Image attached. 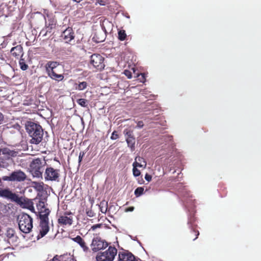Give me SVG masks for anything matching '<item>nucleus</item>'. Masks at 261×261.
Returning <instances> with one entry per match:
<instances>
[{
	"instance_id": "1",
	"label": "nucleus",
	"mask_w": 261,
	"mask_h": 261,
	"mask_svg": "<svg viewBox=\"0 0 261 261\" xmlns=\"http://www.w3.org/2000/svg\"><path fill=\"white\" fill-rule=\"evenodd\" d=\"M25 129L31 139L32 144H38L42 140L43 131L42 127L34 122L28 121L25 124Z\"/></svg>"
},
{
	"instance_id": "2",
	"label": "nucleus",
	"mask_w": 261,
	"mask_h": 261,
	"mask_svg": "<svg viewBox=\"0 0 261 261\" xmlns=\"http://www.w3.org/2000/svg\"><path fill=\"white\" fill-rule=\"evenodd\" d=\"M18 219L20 230L25 233L30 232L33 228V219L27 214H22Z\"/></svg>"
},
{
	"instance_id": "3",
	"label": "nucleus",
	"mask_w": 261,
	"mask_h": 261,
	"mask_svg": "<svg viewBox=\"0 0 261 261\" xmlns=\"http://www.w3.org/2000/svg\"><path fill=\"white\" fill-rule=\"evenodd\" d=\"M45 164L44 161L39 159L34 160L30 164V171L34 177H42Z\"/></svg>"
},
{
	"instance_id": "4",
	"label": "nucleus",
	"mask_w": 261,
	"mask_h": 261,
	"mask_svg": "<svg viewBox=\"0 0 261 261\" xmlns=\"http://www.w3.org/2000/svg\"><path fill=\"white\" fill-rule=\"evenodd\" d=\"M117 253V250L114 247L110 246L108 249L98 253L96 257L97 261H113Z\"/></svg>"
},
{
	"instance_id": "5",
	"label": "nucleus",
	"mask_w": 261,
	"mask_h": 261,
	"mask_svg": "<svg viewBox=\"0 0 261 261\" xmlns=\"http://www.w3.org/2000/svg\"><path fill=\"white\" fill-rule=\"evenodd\" d=\"M0 197L11 200L20 205L23 203L21 198L19 197L17 194L13 193L9 189H3L2 187H0Z\"/></svg>"
},
{
	"instance_id": "6",
	"label": "nucleus",
	"mask_w": 261,
	"mask_h": 261,
	"mask_svg": "<svg viewBox=\"0 0 261 261\" xmlns=\"http://www.w3.org/2000/svg\"><path fill=\"white\" fill-rule=\"evenodd\" d=\"M90 64L99 70L104 68L103 58L99 54H93L90 57Z\"/></svg>"
},
{
	"instance_id": "7",
	"label": "nucleus",
	"mask_w": 261,
	"mask_h": 261,
	"mask_svg": "<svg viewBox=\"0 0 261 261\" xmlns=\"http://www.w3.org/2000/svg\"><path fill=\"white\" fill-rule=\"evenodd\" d=\"M108 246L107 242L99 238H95L93 239L91 247L94 252H97L101 249L106 248Z\"/></svg>"
},
{
	"instance_id": "8",
	"label": "nucleus",
	"mask_w": 261,
	"mask_h": 261,
	"mask_svg": "<svg viewBox=\"0 0 261 261\" xmlns=\"http://www.w3.org/2000/svg\"><path fill=\"white\" fill-rule=\"evenodd\" d=\"M59 170L52 167H47L44 173V178L46 180L55 181L59 177Z\"/></svg>"
},
{
	"instance_id": "9",
	"label": "nucleus",
	"mask_w": 261,
	"mask_h": 261,
	"mask_svg": "<svg viewBox=\"0 0 261 261\" xmlns=\"http://www.w3.org/2000/svg\"><path fill=\"white\" fill-rule=\"evenodd\" d=\"M73 222V215L71 213H66L60 216L58 223L61 225H71Z\"/></svg>"
},
{
	"instance_id": "10",
	"label": "nucleus",
	"mask_w": 261,
	"mask_h": 261,
	"mask_svg": "<svg viewBox=\"0 0 261 261\" xmlns=\"http://www.w3.org/2000/svg\"><path fill=\"white\" fill-rule=\"evenodd\" d=\"M49 229L48 220H40L39 225V233L37 236L38 239L45 236L48 232Z\"/></svg>"
},
{
	"instance_id": "11",
	"label": "nucleus",
	"mask_w": 261,
	"mask_h": 261,
	"mask_svg": "<svg viewBox=\"0 0 261 261\" xmlns=\"http://www.w3.org/2000/svg\"><path fill=\"white\" fill-rule=\"evenodd\" d=\"M118 257V261H136L134 255L128 251L120 252Z\"/></svg>"
},
{
	"instance_id": "12",
	"label": "nucleus",
	"mask_w": 261,
	"mask_h": 261,
	"mask_svg": "<svg viewBox=\"0 0 261 261\" xmlns=\"http://www.w3.org/2000/svg\"><path fill=\"white\" fill-rule=\"evenodd\" d=\"M45 20V25L47 29V32H50V31L54 28L55 27L56 24V21L55 20L53 16L46 13L44 16Z\"/></svg>"
},
{
	"instance_id": "13",
	"label": "nucleus",
	"mask_w": 261,
	"mask_h": 261,
	"mask_svg": "<svg viewBox=\"0 0 261 261\" xmlns=\"http://www.w3.org/2000/svg\"><path fill=\"white\" fill-rule=\"evenodd\" d=\"M62 37L66 43L70 42L74 38V33L71 28H67L62 34Z\"/></svg>"
},
{
	"instance_id": "14",
	"label": "nucleus",
	"mask_w": 261,
	"mask_h": 261,
	"mask_svg": "<svg viewBox=\"0 0 261 261\" xmlns=\"http://www.w3.org/2000/svg\"><path fill=\"white\" fill-rule=\"evenodd\" d=\"M12 181H22L26 178L25 174L20 171L17 170L12 173Z\"/></svg>"
},
{
	"instance_id": "15",
	"label": "nucleus",
	"mask_w": 261,
	"mask_h": 261,
	"mask_svg": "<svg viewBox=\"0 0 261 261\" xmlns=\"http://www.w3.org/2000/svg\"><path fill=\"white\" fill-rule=\"evenodd\" d=\"M59 65V63L55 61H49L48 62L46 65V70L48 73H50L51 72L55 71L54 69L57 67Z\"/></svg>"
},
{
	"instance_id": "16",
	"label": "nucleus",
	"mask_w": 261,
	"mask_h": 261,
	"mask_svg": "<svg viewBox=\"0 0 261 261\" xmlns=\"http://www.w3.org/2000/svg\"><path fill=\"white\" fill-rule=\"evenodd\" d=\"M51 261H76L74 257L70 254H64L57 257V256L54 257Z\"/></svg>"
},
{
	"instance_id": "17",
	"label": "nucleus",
	"mask_w": 261,
	"mask_h": 261,
	"mask_svg": "<svg viewBox=\"0 0 261 261\" xmlns=\"http://www.w3.org/2000/svg\"><path fill=\"white\" fill-rule=\"evenodd\" d=\"M50 210L48 207L39 210V217L40 220H48V215L50 214Z\"/></svg>"
},
{
	"instance_id": "18",
	"label": "nucleus",
	"mask_w": 261,
	"mask_h": 261,
	"mask_svg": "<svg viewBox=\"0 0 261 261\" xmlns=\"http://www.w3.org/2000/svg\"><path fill=\"white\" fill-rule=\"evenodd\" d=\"M22 50V47L21 45H17L11 48V53L15 57H18L20 55L22 57L23 55Z\"/></svg>"
},
{
	"instance_id": "19",
	"label": "nucleus",
	"mask_w": 261,
	"mask_h": 261,
	"mask_svg": "<svg viewBox=\"0 0 261 261\" xmlns=\"http://www.w3.org/2000/svg\"><path fill=\"white\" fill-rule=\"evenodd\" d=\"M72 239L75 242L78 243L84 251H87L88 250V247L86 246L84 241L80 236H77L76 237Z\"/></svg>"
},
{
	"instance_id": "20",
	"label": "nucleus",
	"mask_w": 261,
	"mask_h": 261,
	"mask_svg": "<svg viewBox=\"0 0 261 261\" xmlns=\"http://www.w3.org/2000/svg\"><path fill=\"white\" fill-rule=\"evenodd\" d=\"M44 184L43 182H32V187L34 188L36 191L42 192L44 190Z\"/></svg>"
},
{
	"instance_id": "21",
	"label": "nucleus",
	"mask_w": 261,
	"mask_h": 261,
	"mask_svg": "<svg viewBox=\"0 0 261 261\" xmlns=\"http://www.w3.org/2000/svg\"><path fill=\"white\" fill-rule=\"evenodd\" d=\"M48 76L54 80L57 81L58 82L61 81L64 79V76L61 74H57L55 71L51 72L48 73Z\"/></svg>"
},
{
	"instance_id": "22",
	"label": "nucleus",
	"mask_w": 261,
	"mask_h": 261,
	"mask_svg": "<svg viewBox=\"0 0 261 261\" xmlns=\"http://www.w3.org/2000/svg\"><path fill=\"white\" fill-rule=\"evenodd\" d=\"M126 141L128 147H130L132 149L134 148L135 141L134 137H127L126 138Z\"/></svg>"
},
{
	"instance_id": "23",
	"label": "nucleus",
	"mask_w": 261,
	"mask_h": 261,
	"mask_svg": "<svg viewBox=\"0 0 261 261\" xmlns=\"http://www.w3.org/2000/svg\"><path fill=\"white\" fill-rule=\"evenodd\" d=\"M87 86V83L86 82H82L75 86V89L78 90H83L86 88Z\"/></svg>"
},
{
	"instance_id": "24",
	"label": "nucleus",
	"mask_w": 261,
	"mask_h": 261,
	"mask_svg": "<svg viewBox=\"0 0 261 261\" xmlns=\"http://www.w3.org/2000/svg\"><path fill=\"white\" fill-rule=\"evenodd\" d=\"M47 204L45 203L44 200H40L39 201L37 205V208L38 210H41V209L45 208L47 207Z\"/></svg>"
},
{
	"instance_id": "25",
	"label": "nucleus",
	"mask_w": 261,
	"mask_h": 261,
	"mask_svg": "<svg viewBox=\"0 0 261 261\" xmlns=\"http://www.w3.org/2000/svg\"><path fill=\"white\" fill-rule=\"evenodd\" d=\"M19 64L20 69L22 70H26L28 68V65L25 63L23 59H20Z\"/></svg>"
},
{
	"instance_id": "26",
	"label": "nucleus",
	"mask_w": 261,
	"mask_h": 261,
	"mask_svg": "<svg viewBox=\"0 0 261 261\" xmlns=\"http://www.w3.org/2000/svg\"><path fill=\"white\" fill-rule=\"evenodd\" d=\"M118 39L121 41H123L125 39L126 34L124 30H120L118 32Z\"/></svg>"
},
{
	"instance_id": "27",
	"label": "nucleus",
	"mask_w": 261,
	"mask_h": 261,
	"mask_svg": "<svg viewBox=\"0 0 261 261\" xmlns=\"http://www.w3.org/2000/svg\"><path fill=\"white\" fill-rule=\"evenodd\" d=\"M77 103L83 107H87V101L85 99L80 98L76 100Z\"/></svg>"
},
{
	"instance_id": "28",
	"label": "nucleus",
	"mask_w": 261,
	"mask_h": 261,
	"mask_svg": "<svg viewBox=\"0 0 261 261\" xmlns=\"http://www.w3.org/2000/svg\"><path fill=\"white\" fill-rule=\"evenodd\" d=\"M144 191V188L142 187H138L135 191V194L137 197L141 196Z\"/></svg>"
},
{
	"instance_id": "29",
	"label": "nucleus",
	"mask_w": 261,
	"mask_h": 261,
	"mask_svg": "<svg viewBox=\"0 0 261 261\" xmlns=\"http://www.w3.org/2000/svg\"><path fill=\"white\" fill-rule=\"evenodd\" d=\"M133 167H143L145 168L146 166V164H141L138 161H136L135 160V162L133 164Z\"/></svg>"
},
{
	"instance_id": "30",
	"label": "nucleus",
	"mask_w": 261,
	"mask_h": 261,
	"mask_svg": "<svg viewBox=\"0 0 261 261\" xmlns=\"http://www.w3.org/2000/svg\"><path fill=\"white\" fill-rule=\"evenodd\" d=\"M133 175L135 176H138L140 175V171L137 169V167H133Z\"/></svg>"
},
{
	"instance_id": "31",
	"label": "nucleus",
	"mask_w": 261,
	"mask_h": 261,
	"mask_svg": "<svg viewBox=\"0 0 261 261\" xmlns=\"http://www.w3.org/2000/svg\"><path fill=\"white\" fill-rule=\"evenodd\" d=\"M124 134L125 135L126 138L127 137H133L132 132L130 130H128L127 129H125L124 130Z\"/></svg>"
},
{
	"instance_id": "32",
	"label": "nucleus",
	"mask_w": 261,
	"mask_h": 261,
	"mask_svg": "<svg viewBox=\"0 0 261 261\" xmlns=\"http://www.w3.org/2000/svg\"><path fill=\"white\" fill-rule=\"evenodd\" d=\"M4 181H12V173L10 176H4L2 178Z\"/></svg>"
},
{
	"instance_id": "33",
	"label": "nucleus",
	"mask_w": 261,
	"mask_h": 261,
	"mask_svg": "<svg viewBox=\"0 0 261 261\" xmlns=\"http://www.w3.org/2000/svg\"><path fill=\"white\" fill-rule=\"evenodd\" d=\"M135 160H136V161H138L139 163H141V164H146L144 159L140 156H137L135 158Z\"/></svg>"
},
{
	"instance_id": "34",
	"label": "nucleus",
	"mask_w": 261,
	"mask_h": 261,
	"mask_svg": "<svg viewBox=\"0 0 261 261\" xmlns=\"http://www.w3.org/2000/svg\"><path fill=\"white\" fill-rule=\"evenodd\" d=\"M111 138L112 140H116V139H118V135L117 134V132L116 131H114L112 134Z\"/></svg>"
},
{
	"instance_id": "35",
	"label": "nucleus",
	"mask_w": 261,
	"mask_h": 261,
	"mask_svg": "<svg viewBox=\"0 0 261 261\" xmlns=\"http://www.w3.org/2000/svg\"><path fill=\"white\" fill-rule=\"evenodd\" d=\"M124 74L129 79H130L132 77V73L130 71H129L128 70H124Z\"/></svg>"
},
{
	"instance_id": "36",
	"label": "nucleus",
	"mask_w": 261,
	"mask_h": 261,
	"mask_svg": "<svg viewBox=\"0 0 261 261\" xmlns=\"http://www.w3.org/2000/svg\"><path fill=\"white\" fill-rule=\"evenodd\" d=\"M84 154H85V153L84 152H81L80 153L79 156V163H80L82 161Z\"/></svg>"
},
{
	"instance_id": "37",
	"label": "nucleus",
	"mask_w": 261,
	"mask_h": 261,
	"mask_svg": "<svg viewBox=\"0 0 261 261\" xmlns=\"http://www.w3.org/2000/svg\"><path fill=\"white\" fill-rule=\"evenodd\" d=\"M151 176L149 175L148 174H146L145 176V179L147 181H151Z\"/></svg>"
},
{
	"instance_id": "38",
	"label": "nucleus",
	"mask_w": 261,
	"mask_h": 261,
	"mask_svg": "<svg viewBox=\"0 0 261 261\" xmlns=\"http://www.w3.org/2000/svg\"><path fill=\"white\" fill-rule=\"evenodd\" d=\"M144 125L143 122L142 121H139L137 123V127L142 128Z\"/></svg>"
},
{
	"instance_id": "39",
	"label": "nucleus",
	"mask_w": 261,
	"mask_h": 261,
	"mask_svg": "<svg viewBox=\"0 0 261 261\" xmlns=\"http://www.w3.org/2000/svg\"><path fill=\"white\" fill-rule=\"evenodd\" d=\"M140 75L141 76V78H140V81H141V82H144V80H145V75H144V74H143V73H141V74H140ZM138 76H140V75H139Z\"/></svg>"
},
{
	"instance_id": "40",
	"label": "nucleus",
	"mask_w": 261,
	"mask_h": 261,
	"mask_svg": "<svg viewBox=\"0 0 261 261\" xmlns=\"http://www.w3.org/2000/svg\"><path fill=\"white\" fill-rule=\"evenodd\" d=\"M105 35H104L103 36L101 39H99L98 40H96V41L98 42H102L105 40Z\"/></svg>"
},
{
	"instance_id": "41",
	"label": "nucleus",
	"mask_w": 261,
	"mask_h": 261,
	"mask_svg": "<svg viewBox=\"0 0 261 261\" xmlns=\"http://www.w3.org/2000/svg\"><path fill=\"white\" fill-rule=\"evenodd\" d=\"M3 119H4L3 115L2 114V113L0 112V124H1L2 122H3Z\"/></svg>"
},
{
	"instance_id": "42",
	"label": "nucleus",
	"mask_w": 261,
	"mask_h": 261,
	"mask_svg": "<svg viewBox=\"0 0 261 261\" xmlns=\"http://www.w3.org/2000/svg\"><path fill=\"white\" fill-rule=\"evenodd\" d=\"M134 210V207H129L128 210H127V211H130V212H132Z\"/></svg>"
},
{
	"instance_id": "43",
	"label": "nucleus",
	"mask_w": 261,
	"mask_h": 261,
	"mask_svg": "<svg viewBox=\"0 0 261 261\" xmlns=\"http://www.w3.org/2000/svg\"><path fill=\"white\" fill-rule=\"evenodd\" d=\"M3 183L2 181V179L0 178V187H3Z\"/></svg>"
},
{
	"instance_id": "44",
	"label": "nucleus",
	"mask_w": 261,
	"mask_h": 261,
	"mask_svg": "<svg viewBox=\"0 0 261 261\" xmlns=\"http://www.w3.org/2000/svg\"><path fill=\"white\" fill-rule=\"evenodd\" d=\"M198 235H199V232H198L196 234V238L195 239H194L193 240H195L197 238Z\"/></svg>"
},
{
	"instance_id": "45",
	"label": "nucleus",
	"mask_w": 261,
	"mask_h": 261,
	"mask_svg": "<svg viewBox=\"0 0 261 261\" xmlns=\"http://www.w3.org/2000/svg\"><path fill=\"white\" fill-rule=\"evenodd\" d=\"M98 227V225H94V226H93L92 227L93 228V229H95V228H97Z\"/></svg>"
},
{
	"instance_id": "46",
	"label": "nucleus",
	"mask_w": 261,
	"mask_h": 261,
	"mask_svg": "<svg viewBox=\"0 0 261 261\" xmlns=\"http://www.w3.org/2000/svg\"><path fill=\"white\" fill-rule=\"evenodd\" d=\"M102 211H103V209L101 210V212H103Z\"/></svg>"
},
{
	"instance_id": "47",
	"label": "nucleus",
	"mask_w": 261,
	"mask_h": 261,
	"mask_svg": "<svg viewBox=\"0 0 261 261\" xmlns=\"http://www.w3.org/2000/svg\"><path fill=\"white\" fill-rule=\"evenodd\" d=\"M102 211H103V209L101 210V212H103Z\"/></svg>"
}]
</instances>
